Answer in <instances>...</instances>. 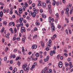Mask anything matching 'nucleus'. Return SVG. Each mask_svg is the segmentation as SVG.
Wrapping results in <instances>:
<instances>
[{"label": "nucleus", "instance_id": "nucleus-14", "mask_svg": "<svg viewBox=\"0 0 73 73\" xmlns=\"http://www.w3.org/2000/svg\"><path fill=\"white\" fill-rule=\"evenodd\" d=\"M16 27L17 28V30H19V29L20 28H19V27H20V25H19V24L17 25H16Z\"/></svg>", "mask_w": 73, "mask_h": 73}, {"label": "nucleus", "instance_id": "nucleus-10", "mask_svg": "<svg viewBox=\"0 0 73 73\" xmlns=\"http://www.w3.org/2000/svg\"><path fill=\"white\" fill-rule=\"evenodd\" d=\"M3 11H1L0 12V17L1 18L3 16Z\"/></svg>", "mask_w": 73, "mask_h": 73}, {"label": "nucleus", "instance_id": "nucleus-11", "mask_svg": "<svg viewBox=\"0 0 73 73\" xmlns=\"http://www.w3.org/2000/svg\"><path fill=\"white\" fill-rule=\"evenodd\" d=\"M32 15L33 17H35V16H36V13H35V12H33L32 13Z\"/></svg>", "mask_w": 73, "mask_h": 73}, {"label": "nucleus", "instance_id": "nucleus-7", "mask_svg": "<svg viewBox=\"0 0 73 73\" xmlns=\"http://www.w3.org/2000/svg\"><path fill=\"white\" fill-rule=\"evenodd\" d=\"M42 7L44 8H45L46 7V3L45 2H43L42 4Z\"/></svg>", "mask_w": 73, "mask_h": 73}, {"label": "nucleus", "instance_id": "nucleus-27", "mask_svg": "<svg viewBox=\"0 0 73 73\" xmlns=\"http://www.w3.org/2000/svg\"><path fill=\"white\" fill-rule=\"evenodd\" d=\"M14 31H15V33H17V29H16V28H14Z\"/></svg>", "mask_w": 73, "mask_h": 73}, {"label": "nucleus", "instance_id": "nucleus-38", "mask_svg": "<svg viewBox=\"0 0 73 73\" xmlns=\"http://www.w3.org/2000/svg\"><path fill=\"white\" fill-rule=\"evenodd\" d=\"M19 59H20V57L18 56L16 58L15 60L16 61H17V60H19Z\"/></svg>", "mask_w": 73, "mask_h": 73}, {"label": "nucleus", "instance_id": "nucleus-56", "mask_svg": "<svg viewBox=\"0 0 73 73\" xmlns=\"http://www.w3.org/2000/svg\"><path fill=\"white\" fill-rule=\"evenodd\" d=\"M60 57V55L58 54L57 56V58L58 59V58H59V57Z\"/></svg>", "mask_w": 73, "mask_h": 73}, {"label": "nucleus", "instance_id": "nucleus-50", "mask_svg": "<svg viewBox=\"0 0 73 73\" xmlns=\"http://www.w3.org/2000/svg\"><path fill=\"white\" fill-rule=\"evenodd\" d=\"M49 47H47L46 48V50L47 51H48V50H49Z\"/></svg>", "mask_w": 73, "mask_h": 73}, {"label": "nucleus", "instance_id": "nucleus-53", "mask_svg": "<svg viewBox=\"0 0 73 73\" xmlns=\"http://www.w3.org/2000/svg\"><path fill=\"white\" fill-rule=\"evenodd\" d=\"M61 13L62 15H63L64 14V11L63 10H62V11Z\"/></svg>", "mask_w": 73, "mask_h": 73}, {"label": "nucleus", "instance_id": "nucleus-4", "mask_svg": "<svg viewBox=\"0 0 73 73\" xmlns=\"http://www.w3.org/2000/svg\"><path fill=\"white\" fill-rule=\"evenodd\" d=\"M51 28L52 29V32H54L55 31V30L56 29L55 28V27H54V26H52L51 27Z\"/></svg>", "mask_w": 73, "mask_h": 73}, {"label": "nucleus", "instance_id": "nucleus-40", "mask_svg": "<svg viewBox=\"0 0 73 73\" xmlns=\"http://www.w3.org/2000/svg\"><path fill=\"white\" fill-rule=\"evenodd\" d=\"M45 72H46V71H45V70L44 69L42 70L41 72L42 73H45Z\"/></svg>", "mask_w": 73, "mask_h": 73}, {"label": "nucleus", "instance_id": "nucleus-32", "mask_svg": "<svg viewBox=\"0 0 73 73\" xmlns=\"http://www.w3.org/2000/svg\"><path fill=\"white\" fill-rule=\"evenodd\" d=\"M10 11L9 13L10 15H12V14H13V11H12V10H10Z\"/></svg>", "mask_w": 73, "mask_h": 73}, {"label": "nucleus", "instance_id": "nucleus-64", "mask_svg": "<svg viewBox=\"0 0 73 73\" xmlns=\"http://www.w3.org/2000/svg\"><path fill=\"white\" fill-rule=\"evenodd\" d=\"M3 12L4 13H5V12H6V9H3Z\"/></svg>", "mask_w": 73, "mask_h": 73}, {"label": "nucleus", "instance_id": "nucleus-21", "mask_svg": "<svg viewBox=\"0 0 73 73\" xmlns=\"http://www.w3.org/2000/svg\"><path fill=\"white\" fill-rule=\"evenodd\" d=\"M44 70L46 72V71H48L49 70V68L48 67H45L44 69Z\"/></svg>", "mask_w": 73, "mask_h": 73}, {"label": "nucleus", "instance_id": "nucleus-45", "mask_svg": "<svg viewBox=\"0 0 73 73\" xmlns=\"http://www.w3.org/2000/svg\"><path fill=\"white\" fill-rule=\"evenodd\" d=\"M48 8L49 9H50V8H51V5H48Z\"/></svg>", "mask_w": 73, "mask_h": 73}, {"label": "nucleus", "instance_id": "nucleus-37", "mask_svg": "<svg viewBox=\"0 0 73 73\" xmlns=\"http://www.w3.org/2000/svg\"><path fill=\"white\" fill-rule=\"evenodd\" d=\"M22 52H25V50H24V47H22Z\"/></svg>", "mask_w": 73, "mask_h": 73}, {"label": "nucleus", "instance_id": "nucleus-25", "mask_svg": "<svg viewBox=\"0 0 73 73\" xmlns=\"http://www.w3.org/2000/svg\"><path fill=\"white\" fill-rule=\"evenodd\" d=\"M10 31H11V33L12 34H13V28L10 29Z\"/></svg>", "mask_w": 73, "mask_h": 73}, {"label": "nucleus", "instance_id": "nucleus-19", "mask_svg": "<svg viewBox=\"0 0 73 73\" xmlns=\"http://www.w3.org/2000/svg\"><path fill=\"white\" fill-rule=\"evenodd\" d=\"M29 15L30 16H31L32 15V11H30L29 14Z\"/></svg>", "mask_w": 73, "mask_h": 73}, {"label": "nucleus", "instance_id": "nucleus-33", "mask_svg": "<svg viewBox=\"0 0 73 73\" xmlns=\"http://www.w3.org/2000/svg\"><path fill=\"white\" fill-rule=\"evenodd\" d=\"M39 56H40V54H39L38 53H36L35 54V56H36V57H38Z\"/></svg>", "mask_w": 73, "mask_h": 73}, {"label": "nucleus", "instance_id": "nucleus-15", "mask_svg": "<svg viewBox=\"0 0 73 73\" xmlns=\"http://www.w3.org/2000/svg\"><path fill=\"white\" fill-rule=\"evenodd\" d=\"M53 2L52 3V5H56V2L54 0H53Z\"/></svg>", "mask_w": 73, "mask_h": 73}, {"label": "nucleus", "instance_id": "nucleus-44", "mask_svg": "<svg viewBox=\"0 0 73 73\" xmlns=\"http://www.w3.org/2000/svg\"><path fill=\"white\" fill-rule=\"evenodd\" d=\"M12 57L13 58H15L16 57V55L14 54L12 55Z\"/></svg>", "mask_w": 73, "mask_h": 73}, {"label": "nucleus", "instance_id": "nucleus-9", "mask_svg": "<svg viewBox=\"0 0 73 73\" xmlns=\"http://www.w3.org/2000/svg\"><path fill=\"white\" fill-rule=\"evenodd\" d=\"M41 46L42 48H43L44 45H45V44L44 43V42L42 41H41Z\"/></svg>", "mask_w": 73, "mask_h": 73}, {"label": "nucleus", "instance_id": "nucleus-23", "mask_svg": "<svg viewBox=\"0 0 73 73\" xmlns=\"http://www.w3.org/2000/svg\"><path fill=\"white\" fill-rule=\"evenodd\" d=\"M3 25H6L7 24V22H6V21H4L3 22Z\"/></svg>", "mask_w": 73, "mask_h": 73}, {"label": "nucleus", "instance_id": "nucleus-57", "mask_svg": "<svg viewBox=\"0 0 73 73\" xmlns=\"http://www.w3.org/2000/svg\"><path fill=\"white\" fill-rule=\"evenodd\" d=\"M59 4H60V2H58L56 3V5L57 6L59 5Z\"/></svg>", "mask_w": 73, "mask_h": 73}, {"label": "nucleus", "instance_id": "nucleus-46", "mask_svg": "<svg viewBox=\"0 0 73 73\" xmlns=\"http://www.w3.org/2000/svg\"><path fill=\"white\" fill-rule=\"evenodd\" d=\"M16 40V38L15 37H13V41H14L15 40Z\"/></svg>", "mask_w": 73, "mask_h": 73}, {"label": "nucleus", "instance_id": "nucleus-62", "mask_svg": "<svg viewBox=\"0 0 73 73\" xmlns=\"http://www.w3.org/2000/svg\"><path fill=\"white\" fill-rule=\"evenodd\" d=\"M49 71L50 72V73H52V70L51 69H50L49 70Z\"/></svg>", "mask_w": 73, "mask_h": 73}, {"label": "nucleus", "instance_id": "nucleus-39", "mask_svg": "<svg viewBox=\"0 0 73 73\" xmlns=\"http://www.w3.org/2000/svg\"><path fill=\"white\" fill-rule=\"evenodd\" d=\"M21 30H25V28L24 27H21Z\"/></svg>", "mask_w": 73, "mask_h": 73}, {"label": "nucleus", "instance_id": "nucleus-42", "mask_svg": "<svg viewBox=\"0 0 73 73\" xmlns=\"http://www.w3.org/2000/svg\"><path fill=\"white\" fill-rule=\"evenodd\" d=\"M65 20H66V23H69V19H67V18H65Z\"/></svg>", "mask_w": 73, "mask_h": 73}, {"label": "nucleus", "instance_id": "nucleus-12", "mask_svg": "<svg viewBox=\"0 0 73 73\" xmlns=\"http://www.w3.org/2000/svg\"><path fill=\"white\" fill-rule=\"evenodd\" d=\"M19 12L21 14V13H23V11H22V9H21L20 8L19 9Z\"/></svg>", "mask_w": 73, "mask_h": 73}, {"label": "nucleus", "instance_id": "nucleus-8", "mask_svg": "<svg viewBox=\"0 0 73 73\" xmlns=\"http://www.w3.org/2000/svg\"><path fill=\"white\" fill-rule=\"evenodd\" d=\"M51 44L49 42H47V46L48 48H50L51 46Z\"/></svg>", "mask_w": 73, "mask_h": 73}, {"label": "nucleus", "instance_id": "nucleus-34", "mask_svg": "<svg viewBox=\"0 0 73 73\" xmlns=\"http://www.w3.org/2000/svg\"><path fill=\"white\" fill-rule=\"evenodd\" d=\"M57 28H58V29H60V28H61V26L59 25H58L57 27Z\"/></svg>", "mask_w": 73, "mask_h": 73}, {"label": "nucleus", "instance_id": "nucleus-16", "mask_svg": "<svg viewBox=\"0 0 73 73\" xmlns=\"http://www.w3.org/2000/svg\"><path fill=\"white\" fill-rule=\"evenodd\" d=\"M25 5L26 7H28V6H29L28 4L27 3V2H25Z\"/></svg>", "mask_w": 73, "mask_h": 73}, {"label": "nucleus", "instance_id": "nucleus-26", "mask_svg": "<svg viewBox=\"0 0 73 73\" xmlns=\"http://www.w3.org/2000/svg\"><path fill=\"white\" fill-rule=\"evenodd\" d=\"M26 19L29 20H31V18H30V17H29V16H27L26 17Z\"/></svg>", "mask_w": 73, "mask_h": 73}, {"label": "nucleus", "instance_id": "nucleus-35", "mask_svg": "<svg viewBox=\"0 0 73 73\" xmlns=\"http://www.w3.org/2000/svg\"><path fill=\"white\" fill-rule=\"evenodd\" d=\"M36 25L38 26L40 25V23L39 22H36L35 23Z\"/></svg>", "mask_w": 73, "mask_h": 73}, {"label": "nucleus", "instance_id": "nucleus-36", "mask_svg": "<svg viewBox=\"0 0 73 73\" xmlns=\"http://www.w3.org/2000/svg\"><path fill=\"white\" fill-rule=\"evenodd\" d=\"M4 60L5 61H7V57L5 56V57L4 58Z\"/></svg>", "mask_w": 73, "mask_h": 73}, {"label": "nucleus", "instance_id": "nucleus-6", "mask_svg": "<svg viewBox=\"0 0 73 73\" xmlns=\"http://www.w3.org/2000/svg\"><path fill=\"white\" fill-rule=\"evenodd\" d=\"M25 9H26V6L23 5L22 7V9L23 11H25Z\"/></svg>", "mask_w": 73, "mask_h": 73}, {"label": "nucleus", "instance_id": "nucleus-3", "mask_svg": "<svg viewBox=\"0 0 73 73\" xmlns=\"http://www.w3.org/2000/svg\"><path fill=\"white\" fill-rule=\"evenodd\" d=\"M37 47V45L36 44L33 45L31 47L32 49H36Z\"/></svg>", "mask_w": 73, "mask_h": 73}, {"label": "nucleus", "instance_id": "nucleus-13", "mask_svg": "<svg viewBox=\"0 0 73 73\" xmlns=\"http://www.w3.org/2000/svg\"><path fill=\"white\" fill-rule=\"evenodd\" d=\"M33 10L35 12H34L35 13H37L38 12V11H37V10L36 9V8H33Z\"/></svg>", "mask_w": 73, "mask_h": 73}, {"label": "nucleus", "instance_id": "nucleus-48", "mask_svg": "<svg viewBox=\"0 0 73 73\" xmlns=\"http://www.w3.org/2000/svg\"><path fill=\"white\" fill-rule=\"evenodd\" d=\"M15 13H16V14H17V15L18 16V14L19 13H18V12H17V10H15Z\"/></svg>", "mask_w": 73, "mask_h": 73}, {"label": "nucleus", "instance_id": "nucleus-58", "mask_svg": "<svg viewBox=\"0 0 73 73\" xmlns=\"http://www.w3.org/2000/svg\"><path fill=\"white\" fill-rule=\"evenodd\" d=\"M37 5L38 7H40V6H41V5L40 3H39Z\"/></svg>", "mask_w": 73, "mask_h": 73}, {"label": "nucleus", "instance_id": "nucleus-31", "mask_svg": "<svg viewBox=\"0 0 73 73\" xmlns=\"http://www.w3.org/2000/svg\"><path fill=\"white\" fill-rule=\"evenodd\" d=\"M42 17L43 18H44L45 19L46 17V15H42Z\"/></svg>", "mask_w": 73, "mask_h": 73}, {"label": "nucleus", "instance_id": "nucleus-59", "mask_svg": "<svg viewBox=\"0 0 73 73\" xmlns=\"http://www.w3.org/2000/svg\"><path fill=\"white\" fill-rule=\"evenodd\" d=\"M34 66H36V65H37V62H34Z\"/></svg>", "mask_w": 73, "mask_h": 73}, {"label": "nucleus", "instance_id": "nucleus-49", "mask_svg": "<svg viewBox=\"0 0 73 73\" xmlns=\"http://www.w3.org/2000/svg\"><path fill=\"white\" fill-rule=\"evenodd\" d=\"M49 42V43H50V44H51V43H52V40H51V39L49 40V42Z\"/></svg>", "mask_w": 73, "mask_h": 73}, {"label": "nucleus", "instance_id": "nucleus-61", "mask_svg": "<svg viewBox=\"0 0 73 73\" xmlns=\"http://www.w3.org/2000/svg\"><path fill=\"white\" fill-rule=\"evenodd\" d=\"M23 22L24 23H27V21H26L25 20H24L23 21Z\"/></svg>", "mask_w": 73, "mask_h": 73}, {"label": "nucleus", "instance_id": "nucleus-2", "mask_svg": "<svg viewBox=\"0 0 73 73\" xmlns=\"http://www.w3.org/2000/svg\"><path fill=\"white\" fill-rule=\"evenodd\" d=\"M63 65L62 64V62H59L58 63V66L60 68H62V66Z\"/></svg>", "mask_w": 73, "mask_h": 73}, {"label": "nucleus", "instance_id": "nucleus-1", "mask_svg": "<svg viewBox=\"0 0 73 73\" xmlns=\"http://www.w3.org/2000/svg\"><path fill=\"white\" fill-rule=\"evenodd\" d=\"M27 66V64H23L22 66V69H23L25 71H28L29 70V67H28L27 68L26 67Z\"/></svg>", "mask_w": 73, "mask_h": 73}, {"label": "nucleus", "instance_id": "nucleus-30", "mask_svg": "<svg viewBox=\"0 0 73 73\" xmlns=\"http://www.w3.org/2000/svg\"><path fill=\"white\" fill-rule=\"evenodd\" d=\"M9 9H7L6 10V13H9Z\"/></svg>", "mask_w": 73, "mask_h": 73}, {"label": "nucleus", "instance_id": "nucleus-29", "mask_svg": "<svg viewBox=\"0 0 73 73\" xmlns=\"http://www.w3.org/2000/svg\"><path fill=\"white\" fill-rule=\"evenodd\" d=\"M65 65L66 66H68L69 65V64L67 62H65Z\"/></svg>", "mask_w": 73, "mask_h": 73}, {"label": "nucleus", "instance_id": "nucleus-41", "mask_svg": "<svg viewBox=\"0 0 73 73\" xmlns=\"http://www.w3.org/2000/svg\"><path fill=\"white\" fill-rule=\"evenodd\" d=\"M20 23V25H19L20 26H21V27H23V23L22 22Z\"/></svg>", "mask_w": 73, "mask_h": 73}, {"label": "nucleus", "instance_id": "nucleus-24", "mask_svg": "<svg viewBox=\"0 0 73 73\" xmlns=\"http://www.w3.org/2000/svg\"><path fill=\"white\" fill-rule=\"evenodd\" d=\"M4 28L3 27L2 28V29H1V33H3V32H4Z\"/></svg>", "mask_w": 73, "mask_h": 73}, {"label": "nucleus", "instance_id": "nucleus-60", "mask_svg": "<svg viewBox=\"0 0 73 73\" xmlns=\"http://www.w3.org/2000/svg\"><path fill=\"white\" fill-rule=\"evenodd\" d=\"M24 73V71L23 70H21L20 72V73Z\"/></svg>", "mask_w": 73, "mask_h": 73}, {"label": "nucleus", "instance_id": "nucleus-52", "mask_svg": "<svg viewBox=\"0 0 73 73\" xmlns=\"http://www.w3.org/2000/svg\"><path fill=\"white\" fill-rule=\"evenodd\" d=\"M29 4H32V1H31L30 0L29 1Z\"/></svg>", "mask_w": 73, "mask_h": 73}, {"label": "nucleus", "instance_id": "nucleus-18", "mask_svg": "<svg viewBox=\"0 0 73 73\" xmlns=\"http://www.w3.org/2000/svg\"><path fill=\"white\" fill-rule=\"evenodd\" d=\"M23 20H24V19H23V18H21V19H20V20L19 21V22L20 23H21V22H23Z\"/></svg>", "mask_w": 73, "mask_h": 73}, {"label": "nucleus", "instance_id": "nucleus-5", "mask_svg": "<svg viewBox=\"0 0 73 73\" xmlns=\"http://www.w3.org/2000/svg\"><path fill=\"white\" fill-rule=\"evenodd\" d=\"M68 65H69L71 68H72L73 67V65H72V62H70L69 63Z\"/></svg>", "mask_w": 73, "mask_h": 73}, {"label": "nucleus", "instance_id": "nucleus-55", "mask_svg": "<svg viewBox=\"0 0 73 73\" xmlns=\"http://www.w3.org/2000/svg\"><path fill=\"white\" fill-rule=\"evenodd\" d=\"M42 62V60L41 59L39 61V63L41 64Z\"/></svg>", "mask_w": 73, "mask_h": 73}, {"label": "nucleus", "instance_id": "nucleus-17", "mask_svg": "<svg viewBox=\"0 0 73 73\" xmlns=\"http://www.w3.org/2000/svg\"><path fill=\"white\" fill-rule=\"evenodd\" d=\"M21 32L22 33H25L26 31L25 30H21Z\"/></svg>", "mask_w": 73, "mask_h": 73}, {"label": "nucleus", "instance_id": "nucleus-43", "mask_svg": "<svg viewBox=\"0 0 73 73\" xmlns=\"http://www.w3.org/2000/svg\"><path fill=\"white\" fill-rule=\"evenodd\" d=\"M50 1V0H46V4H48Z\"/></svg>", "mask_w": 73, "mask_h": 73}, {"label": "nucleus", "instance_id": "nucleus-28", "mask_svg": "<svg viewBox=\"0 0 73 73\" xmlns=\"http://www.w3.org/2000/svg\"><path fill=\"white\" fill-rule=\"evenodd\" d=\"M52 18H51V17H50L49 18L48 21L49 22V23L51 22V21H52V19H51Z\"/></svg>", "mask_w": 73, "mask_h": 73}, {"label": "nucleus", "instance_id": "nucleus-22", "mask_svg": "<svg viewBox=\"0 0 73 73\" xmlns=\"http://www.w3.org/2000/svg\"><path fill=\"white\" fill-rule=\"evenodd\" d=\"M66 11H69V6L68 5H67V6H66Z\"/></svg>", "mask_w": 73, "mask_h": 73}, {"label": "nucleus", "instance_id": "nucleus-20", "mask_svg": "<svg viewBox=\"0 0 73 73\" xmlns=\"http://www.w3.org/2000/svg\"><path fill=\"white\" fill-rule=\"evenodd\" d=\"M59 14L58 13H57L55 14V16L57 17V18H59Z\"/></svg>", "mask_w": 73, "mask_h": 73}, {"label": "nucleus", "instance_id": "nucleus-54", "mask_svg": "<svg viewBox=\"0 0 73 73\" xmlns=\"http://www.w3.org/2000/svg\"><path fill=\"white\" fill-rule=\"evenodd\" d=\"M12 24V22H11L9 23V26H11Z\"/></svg>", "mask_w": 73, "mask_h": 73}, {"label": "nucleus", "instance_id": "nucleus-63", "mask_svg": "<svg viewBox=\"0 0 73 73\" xmlns=\"http://www.w3.org/2000/svg\"><path fill=\"white\" fill-rule=\"evenodd\" d=\"M70 15H71L72 13V10L71 9L70 12Z\"/></svg>", "mask_w": 73, "mask_h": 73}, {"label": "nucleus", "instance_id": "nucleus-51", "mask_svg": "<svg viewBox=\"0 0 73 73\" xmlns=\"http://www.w3.org/2000/svg\"><path fill=\"white\" fill-rule=\"evenodd\" d=\"M10 64H13V60H11L10 61Z\"/></svg>", "mask_w": 73, "mask_h": 73}, {"label": "nucleus", "instance_id": "nucleus-47", "mask_svg": "<svg viewBox=\"0 0 73 73\" xmlns=\"http://www.w3.org/2000/svg\"><path fill=\"white\" fill-rule=\"evenodd\" d=\"M53 52L52 51L50 52V56H52V55H53Z\"/></svg>", "mask_w": 73, "mask_h": 73}]
</instances>
